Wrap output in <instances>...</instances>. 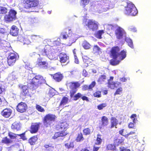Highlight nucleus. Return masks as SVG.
<instances>
[{
  "instance_id": "54",
  "label": "nucleus",
  "mask_w": 151,
  "mask_h": 151,
  "mask_svg": "<svg viewBox=\"0 0 151 151\" xmlns=\"http://www.w3.org/2000/svg\"><path fill=\"white\" fill-rule=\"evenodd\" d=\"M38 66H41L42 65L47 66V63L46 61H39L37 63Z\"/></svg>"
},
{
  "instance_id": "30",
  "label": "nucleus",
  "mask_w": 151,
  "mask_h": 151,
  "mask_svg": "<svg viewBox=\"0 0 151 151\" xmlns=\"http://www.w3.org/2000/svg\"><path fill=\"white\" fill-rule=\"evenodd\" d=\"M21 128L20 124L17 122H15L12 124L11 128L13 129H16L17 131L19 130Z\"/></svg>"
},
{
  "instance_id": "64",
  "label": "nucleus",
  "mask_w": 151,
  "mask_h": 151,
  "mask_svg": "<svg viewBox=\"0 0 151 151\" xmlns=\"http://www.w3.org/2000/svg\"><path fill=\"white\" fill-rule=\"evenodd\" d=\"M82 75L85 77H86L88 75V73L86 70L83 69L82 71Z\"/></svg>"
},
{
  "instance_id": "2",
  "label": "nucleus",
  "mask_w": 151,
  "mask_h": 151,
  "mask_svg": "<svg viewBox=\"0 0 151 151\" xmlns=\"http://www.w3.org/2000/svg\"><path fill=\"white\" fill-rule=\"evenodd\" d=\"M29 82L30 84V89L32 91L36 89L41 85L46 82L43 76L40 74L35 75L32 79H29Z\"/></svg>"
},
{
  "instance_id": "62",
  "label": "nucleus",
  "mask_w": 151,
  "mask_h": 151,
  "mask_svg": "<svg viewBox=\"0 0 151 151\" xmlns=\"http://www.w3.org/2000/svg\"><path fill=\"white\" fill-rule=\"evenodd\" d=\"M134 124L132 122L129 123L128 125V127L129 128L135 129V126H134Z\"/></svg>"
},
{
  "instance_id": "10",
  "label": "nucleus",
  "mask_w": 151,
  "mask_h": 151,
  "mask_svg": "<svg viewBox=\"0 0 151 151\" xmlns=\"http://www.w3.org/2000/svg\"><path fill=\"white\" fill-rule=\"evenodd\" d=\"M19 57L16 53H10L7 58V63L9 65H13L15 63L17 59Z\"/></svg>"
},
{
  "instance_id": "21",
  "label": "nucleus",
  "mask_w": 151,
  "mask_h": 151,
  "mask_svg": "<svg viewBox=\"0 0 151 151\" xmlns=\"http://www.w3.org/2000/svg\"><path fill=\"white\" fill-rule=\"evenodd\" d=\"M51 76L54 80L58 82L61 81L63 77V74L59 72H58L54 74H52Z\"/></svg>"
},
{
  "instance_id": "49",
  "label": "nucleus",
  "mask_w": 151,
  "mask_h": 151,
  "mask_svg": "<svg viewBox=\"0 0 151 151\" xmlns=\"http://www.w3.org/2000/svg\"><path fill=\"white\" fill-rule=\"evenodd\" d=\"M106 79V75L103 74L101 75L99 78L98 80V82H101L102 81H104V80Z\"/></svg>"
},
{
  "instance_id": "17",
  "label": "nucleus",
  "mask_w": 151,
  "mask_h": 151,
  "mask_svg": "<svg viewBox=\"0 0 151 151\" xmlns=\"http://www.w3.org/2000/svg\"><path fill=\"white\" fill-rule=\"evenodd\" d=\"M109 124V120L106 116H103L101 117V123L99 124V127L100 129H101L103 127L107 126Z\"/></svg>"
},
{
  "instance_id": "38",
  "label": "nucleus",
  "mask_w": 151,
  "mask_h": 151,
  "mask_svg": "<svg viewBox=\"0 0 151 151\" xmlns=\"http://www.w3.org/2000/svg\"><path fill=\"white\" fill-rule=\"evenodd\" d=\"M68 98L65 97L64 96L63 97L60 103L59 104V106H61L62 105H65L67 104L68 101Z\"/></svg>"
},
{
  "instance_id": "25",
  "label": "nucleus",
  "mask_w": 151,
  "mask_h": 151,
  "mask_svg": "<svg viewBox=\"0 0 151 151\" xmlns=\"http://www.w3.org/2000/svg\"><path fill=\"white\" fill-rule=\"evenodd\" d=\"M118 124V121L115 117H111V125L110 128H112L114 127L117 128L116 126Z\"/></svg>"
},
{
  "instance_id": "18",
  "label": "nucleus",
  "mask_w": 151,
  "mask_h": 151,
  "mask_svg": "<svg viewBox=\"0 0 151 151\" xmlns=\"http://www.w3.org/2000/svg\"><path fill=\"white\" fill-rule=\"evenodd\" d=\"M12 110L9 108H6L4 109L1 112V115L6 118L9 117L12 114Z\"/></svg>"
},
{
  "instance_id": "19",
  "label": "nucleus",
  "mask_w": 151,
  "mask_h": 151,
  "mask_svg": "<svg viewBox=\"0 0 151 151\" xmlns=\"http://www.w3.org/2000/svg\"><path fill=\"white\" fill-rule=\"evenodd\" d=\"M52 53L50 47L49 46L45 47L43 51V54L46 55L51 60L53 59V57L52 55H51L52 56H51Z\"/></svg>"
},
{
  "instance_id": "51",
  "label": "nucleus",
  "mask_w": 151,
  "mask_h": 151,
  "mask_svg": "<svg viewBox=\"0 0 151 151\" xmlns=\"http://www.w3.org/2000/svg\"><path fill=\"white\" fill-rule=\"evenodd\" d=\"M96 83L95 81H92L91 83L89 85L88 88L89 90L92 91L93 90V88L95 86Z\"/></svg>"
},
{
  "instance_id": "34",
  "label": "nucleus",
  "mask_w": 151,
  "mask_h": 151,
  "mask_svg": "<svg viewBox=\"0 0 151 151\" xmlns=\"http://www.w3.org/2000/svg\"><path fill=\"white\" fill-rule=\"evenodd\" d=\"M84 139V138L82 133L81 132H80L78 134L76 139V141L77 142H80L83 141Z\"/></svg>"
},
{
  "instance_id": "11",
  "label": "nucleus",
  "mask_w": 151,
  "mask_h": 151,
  "mask_svg": "<svg viewBox=\"0 0 151 151\" xmlns=\"http://www.w3.org/2000/svg\"><path fill=\"white\" fill-rule=\"evenodd\" d=\"M120 49L118 46L112 47L110 51V56L113 59L117 58L119 56V52Z\"/></svg>"
},
{
  "instance_id": "8",
  "label": "nucleus",
  "mask_w": 151,
  "mask_h": 151,
  "mask_svg": "<svg viewBox=\"0 0 151 151\" xmlns=\"http://www.w3.org/2000/svg\"><path fill=\"white\" fill-rule=\"evenodd\" d=\"M38 4V0H24L23 7L26 9H29L37 6Z\"/></svg>"
},
{
  "instance_id": "31",
  "label": "nucleus",
  "mask_w": 151,
  "mask_h": 151,
  "mask_svg": "<svg viewBox=\"0 0 151 151\" xmlns=\"http://www.w3.org/2000/svg\"><path fill=\"white\" fill-rule=\"evenodd\" d=\"M102 135L100 134H98L97 135V138L96 139V142L95 143V144L96 145H100L102 142Z\"/></svg>"
},
{
  "instance_id": "23",
  "label": "nucleus",
  "mask_w": 151,
  "mask_h": 151,
  "mask_svg": "<svg viewBox=\"0 0 151 151\" xmlns=\"http://www.w3.org/2000/svg\"><path fill=\"white\" fill-rule=\"evenodd\" d=\"M19 29L14 25H12L10 29V34L12 36H16L18 35Z\"/></svg>"
},
{
  "instance_id": "52",
  "label": "nucleus",
  "mask_w": 151,
  "mask_h": 151,
  "mask_svg": "<svg viewBox=\"0 0 151 151\" xmlns=\"http://www.w3.org/2000/svg\"><path fill=\"white\" fill-rule=\"evenodd\" d=\"M136 117L137 115L135 114H132L130 116L131 118L132 119L133 122L135 124L136 121H137Z\"/></svg>"
},
{
  "instance_id": "5",
  "label": "nucleus",
  "mask_w": 151,
  "mask_h": 151,
  "mask_svg": "<svg viewBox=\"0 0 151 151\" xmlns=\"http://www.w3.org/2000/svg\"><path fill=\"white\" fill-rule=\"evenodd\" d=\"M109 2L105 3L104 1H98L95 4V9H96L99 13L101 11H105L109 9Z\"/></svg>"
},
{
  "instance_id": "48",
  "label": "nucleus",
  "mask_w": 151,
  "mask_h": 151,
  "mask_svg": "<svg viewBox=\"0 0 151 151\" xmlns=\"http://www.w3.org/2000/svg\"><path fill=\"white\" fill-rule=\"evenodd\" d=\"M128 43V45L129 46L132 48H133V45L132 41L129 38H126L125 40Z\"/></svg>"
},
{
  "instance_id": "63",
  "label": "nucleus",
  "mask_w": 151,
  "mask_h": 151,
  "mask_svg": "<svg viewBox=\"0 0 151 151\" xmlns=\"http://www.w3.org/2000/svg\"><path fill=\"white\" fill-rule=\"evenodd\" d=\"M135 133V132H134L131 131L129 133H128V134L124 135V136L126 138H127L129 135L131 134H134Z\"/></svg>"
},
{
  "instance_id": "35",
  "label": "nucleus",
  "mask_w": 151,
  "mask_h": 151,
  "mask_svg": "<svg viewBox=\"0 0 151 151\" xmlns=\"http://www.w3.org/2000/svg\"><path fill=\"white\" fill-rule=\"evenodd\" d=\"M104 33V31L103 30H99L95 34V37L97 38L101 39L102 38L101 35Z\"/></svg>"
},
{
  "instance_id": "60",
  "label": "nucleus",
  "mask_w": 151,
  "mask_h": 151,
  "mask_svg": "<svg viewBox=\"0 0 151 151\" xmlns=\"http://www.w3.org/2000/svg\"><path fill=\"white\" fill-rule=\"evenodd\" d=\"M7 33V31L6 29L4 28H0V34H5Z\"/></svg>"
},
{
  "instance_id": "20",
  "label": "nucleus",
  "mask_w": 151,
  "mask_h": 151,
  "mask_svg": "<svg viewBox=\"0 0 151 151\" xmlns=\"http://www.w3.org/2000/svg\"><path fill=\"white\" fill-rule=\"evenodd\" d=\"M68 125L67 122H63L59 123L56 126L58 130L66 131Z\"/></svg>"
},
{
  "instance_id": "27",
  "label": "nucleus",
  "mask_w": 151,
  "mask_h": 151,
  "mask_svg": "<svg viewBox=\"0 0 151 151\" xmlns=\"http://www.w3.org/2000/svg\"><path fill=\"white\" fill-rule=\"evenodd\" d=\"M116 146L114 143L109 144L106 146V150H107L117 151V150L116 147Z\"/></svg>"
},
{
  "instance_id": "45",
  "label": "nucleus",
  "mask_w": 151,
  "mask_h": 151,
  "mask_svg": "<svg viewBox=\"0 0 151 151\" xmlns=\"http://www.w3.org/2000/svg\"><path fill=\"white\" fill-rule=\"evenodd\" d=\"M101 48L97 45H94L93 48V51L94 53H98L101 51Z\"/></svg>"
},
{
  "instance_id": "33",
  "label": "nucleus",
  "mask_w": 151,
  "mask_h": 151,
  "mask_svg": "<svg viewBox=\"0 0 151 151\" xmlns=\"http://www.w3.org/2000/svg\"><path fill=\"white\" fill-rule=\"evenodd\" d=\"M108 86L109 88L111 89H114L115 88H116V83L115 82L108 80L107 82Z\"/></svg>"
},
{
  "instance_id": "55",
  "label": "nucleus",
  "mask_w": 151,
  "mask_h": 151,
  "mask_svg": "<svg viewBox=\"0 0 151 151\" xmlns=\"http://www.w3.org/2000/svg\"><path fill=\"white\" fill-rule=\"evenodd\" d=\"M122 91V88L121 87L119 88H117L115 93H114V95H116L117 94H119Z\"/></svg>"
},
{
  "instance_id": "56",
  "label": "nucleus",
  "mask_w": 151,
  "mask_h": 151,
  "mask_svg": "<svg viewBox=\"0 0 151 151\" xmlns=\"http://www.w3.org/2000/svg\"><path fill=\"white\" fill-rule=\"evenodd\" d=\"M2 83V82L0 81V95L2 94L4 91V88Z\"/></svg>"
},
{
  "instance_id": "40",
  "label": "nucleus",
  "mask_w": 151,
  "mask_h": 151,
  "mask_svg": "<svg viewBox=\"0 0 151 151\" xmlns=\"http://www.w3.org/2000/svg\"><path fill=\"white\" fill-rule=\"evenodd\" d=\"M8 11L6 8L0 6V15L6 14L7 12Z\"/></svg>"
},
{
  "instance_id": "53",
  "label": "nucleus",
  "mask_w": 151,
  "mask_h": 151,
  "mask_svg": "<svg viewBox=\"0 0 151 151\" xmlns=\"http://www.w3.org/2000/svg\"><path fill=\"white\" fill-rule=\"evenodd\" d=\"M37 109L39 111L41 112H43L45 111V110L42 107L39 105H37L36 106Z\"/></svg>"
},
{
  "instance_id": "28",
  "label": "nucleus",
  "mask_w": 151,
  "mask_h": 151,
  "mask_svg": "<svg viewBox=\"0 0 151 151\" xmlns=\"http://www.w3.org/2000/svg\"><path fill=\"white\" fill-rule=\"evenodd\" d=\"M127 51L126 50H123L119 52V59L121 61L124 60L126 57Z\"/></svg>"
},
{
  "instance_id": "24",
  "label": "nucleus",
  "mask_w": 151,
  "mask_h": 151,
  "mask_svg": "<svg viewBox=\"0 0 151 151\" xmlns=\"http://www.w3.org/2000/svg\"><path fill=\"white\" fill-rule=\"evenodd\" d=\"M18 39L19 41L22 43L24 45H28L30 43V40L27 37H24L21 35L18 36Z\"/></svg>"
},
{
  "instance_id": "59",
  "label": "nucleus",
  "mask_w": 151,
  "mask_h": 151,
  "mask_svg": "<svg viewBox=\"0 0 151 151\" xmlns=\"http://www.w3.org/2000/svg\"><path fill=\"white\" fill-rule=\"evenodd\" d=\"M82 89L83 91H86V90L89 91V88H88V85H83L82 86Z\"/></svg>"
},
{
  "instance_id": "3",
  "label": "nucleus",
  "mask_w": 151,
  "mask_h": 151,
  "mask_svg": "<svg viewBox=\"0 0 151 151\" xmlns=\"http://www.w3.org/2000/svg\"><path fill=\"white\" fill-rule=\"evenodd\" d=\"M57 118L54 114H46L42 119V122L44 127H46L51 126Z\"/></svg>"
},
{
  "instance_id": "4",
  "label": "nucleus",
  "mask_w": 151,
  "mask_h": 151,
  "mask_svg": "<svg viewBox=\"0 0 151 151\" xmlns=\"http://www.w3.org/2000/svg\"><path fill=\"white\" fill-rule=\"evenodd\" d=\"M125 13L126 14L132 16H136L138 11L132 2L127 3L125 6Z\"/></svg>"
},
{
  "instance_id": "42",
  "label": "nucleus",
  "mask_w": 151,
  "mask_h": 151,
  "mask_svg": "<svg viewBox=\"0 0 151 151\" xmlns=\"http://www.w3.org/2000/svg\"><path fill=\"white\" fill-rule=\"evenodd\" d=\"M90 1V0H81V5L83 7H84L86 5L89 4Z\"/></svg>"
},
{
  "instance_id": "13",
  "label": "nucleus",
  "mask_w": 151,
  "mask_h": 151,
  "mask_svg": "<svg viewBox=\"0 0 151 151\" xmlns=\"http://www.w3.org/2000/svg\"><path fill=\"white\" fill-rule=\"evenodd\" d=\"M124 140L123 137L119 134H117L114 137L113 139V143L116 146H118L123 144Z\"/></svg>"
},
{
  "instance_id": "44",
  "label": "nucleus",
  "mask_w": 151,
  "mask_h": 151,
  "mask_svg": "<svg viewBox=\"0 0 151 151\" xmlns=\"http://www.w3.org/2000/svg\"><path fill=\"white\" fill-rule=\"evenodd\" d=\"M83 47L85 49H88L90 48V45L87 42L85 41L82 43Z\"/></svg>"
},
{
  "instance_id": "9",
  "label": "nucleus",
  "mask_w": 151,
  "mask_h": 151,
  "mask_svg": "<svg viewBox=\"0 0 151 151\" xmlns=\"http://www.w3.org/2000/svg\"><path fill=\"white\" fill-rule=\"evenodd\" d=\"M99 24L98 22L93 19H89L87 22L86 26H87L89 29L93 31L97 30L98 28Z\"/></svg>"
},
{
  "instance_id": "39",
  "label": "nucleus",
  "mask_w": 151,
  "mask_h": 151,
  "mask_svg": "<svg viewBox=\"0 0 151 151\" xmlns=\"http://www.w3.org/2000/svg\"><path fill=\"white\" fill-rule=\"evenodd\" d=\"M8 135L10 138V139H17V134H16L10 131L8 132Z\"/></svg>"
},
{
  "instance_id": "15",
  "label": "nucleus",
  "mask_w": 151,
  "mask_h": 151,
  "mask_svg": "<svg viewBox=\"0 0 151 151\" xmlns=\"http://www.w3.org/2000/svg\"><path fill=\"white\" fill-rule=\"evenodd\" d=\"M27 106L25 103L21 102L17 105L16 109L18 112L21 113H22L26 111Z\"/></svg>"
},
{
  "instance_id": "58",
  "label": "nucleus",
  "mask_w": 151,
  "mask_h": 151,
  "mask_svg": "<svg viewBox=\"0 0 151 151\" xmlns=\"http://www.w3.org/2000/svg\"><path fill=\"white\" fill-rule=\"evenodd\" d=\"M61 35L62 36L63 39H66L69 36L66 32H63L62 33Z\"/></svg>"
},
{
  "instance_id": "26",
  "label": "nucleus",
  "mask_w": 151,
  "mask_h": 151,
  "mask_svg": "<svg viewBox=\"0 0 151 151\" xmlns=\"http://www.w3.org/2000/svg\"><path fill=\"white\" fill-rule=\"evenodd\" d=\"M44 147L46 151H53L54 149L53 145L51 143L45 144Z\"/></svg>"
},
{
  "instance_id": "6",
  "label": "nucleus",
  "mask_w": 151,
  "mask_h": 151,
  "mask_svg": "<svg viewBox=\"0 0 151 151\" xmlns=\"http://www.w3.org/2000/svg\"><path fill=\"white\" fill-rule=\"evenodd\" d=\"M17 12L14 9L9 10L8 14L4 17V20L6 22H9L14 21L17 19Z\"/></svg>"
},
{
  "instance_id": "36",
  "label": "nucleus",
  "mask_w": 151,
  "mask_h": 151,
  "mask_svg": "<svg viewBox=\"0 0 151 151\" xmlns=\"http://www.w3.org/2000/svg\"><path fill=\"white\" fill-rule=\"evenodd\" d=\"M121 61L119 60H117V58L111 59L110 61V64L112 65L115 66L118 64Z\"/></svg>"
},
{
  "instance_id": "12",
  "label": "nucleus",
  "mask_w": 151,
  "mask_h": 151,
  "mask_svg": "<svg viewBox=\"0 0 151 151\" xmlns=\"http://www.w3.org/2000/svg\"><path fill=\"white\" fill-rule=\"evenodd\" d=\"M59 61L61 63H65L66 65L70 63L69 57L65 53L62 52L59 54Z\"/></svg>"
},
{
  "instance_id": "46",
  "label": "nucleus",
  "mask_w": 151,
  "mask_h": 151,
  "mask_svg": "<svg viewBox=\"0 0 151 151\" xmlns=\"http://www.w3.org/2000/svg\"><path fill=\"white\" fill-rule=\"evenodd\" d=\"M93 96L96 98L101 97V91H96L93 93Z\"/></svg>"
},
{
  "instance_id": "37",
  "label": "nucleus",
  "mask_w": 151,
  "mask_h": 151,
  "mask_svg": "<svg viewBox=\"0 0 151 151\" xmlns=\"http://www.w3.org/2000/svg\"><path fill=\"white\" fill-rule=\"evenodd\" d=\"M83 134L85 135H90L92 132L91 129L88 127L83 129Z\"/></svg>"
},
{
  "instance_id": "61",
  "label": "nucleus",
  "mask_w": 151,
  "mask_h": 151,
  "mask_svg": "<svg viewBox=\"0 0 151 151\" xmlns=\"http://www.w3.org/2000/svg\"><path fill=\"white\" fill-rule=\"evenodd\" d=\"M120 151H130L129 149H127L124 147H119Z\"/></svg>"
},
{
  "instance_id": "41",
  "label": "nucleus",
  "mask_w": 151,
  "mask_h": 151,
  "mask_svg": "<svg viewBox=\"0 0 151 151\" xmlns=\"http://www.w3.org/2000/svg\"><path fill=\"white\" fill-rule=\"evenodd\" d=\"M65 146L67 149L73 148L74 147V143L73 142H71L65 144Z\"/></svg>"
},
{
  "instance_id": "16",
  "label": "nucleus",
  "mask_w": 151,
  "mask_h": 151,
  "mask_svg": "<svg viewBox=\"0 0 151 151\" xmlns=\"http://www.w3.org/2000/svg\"><path fill=\"white\" fill-rule=\"evenodd\" d=\"M41 124L40 122H36L32 123L29 130L30 133L34 134L37 133L39 129L40 125Z\"/></svg>"
},
{
  "instance_id": "1",
  "label": "nucleus",
  "mask_w": 151,
  "mask_h": 151,
  "mask_svg": "<svg viewBox=\"0 0 151 151\" xmlns=\"http://www.w3.org/2000/svg\"><path fill=\"white\" fill-rule=\"evenodd\" d=\"M69 84V88L70 89L69 94L70 98H73L74 101H77L80 98H81L83 101H88L87 97L83 96L80 92H78L74 95L77 91V88L80 86L81 84L79 82H70Z\"/></svg>"
},
{
  "instance_id": "29",
  "label": "nucleus",
  "mask_w": 151,
  "mask_h": 151,
  "mask_svg": "<svg viewBox=\"0 0 151 151\" xmlns=\"http://www.w3.org/2000/svg\"><path fill=\"white\" fill-rule=\"evenodd\" d=\"M38 139L37 135H35L32 137L28 140V142L32 145H34Z\"/></svg>"
},
{
  "instance_id": "43",
  "label": "nucleus",
  "mask_w": 151,
  "mask_h": 151,
  "mask_svg": "<svg viewBox=\"0 0 151 151\" xmlns=\"http://www.w3.org/2000/svg\"><path fill=\"white\" fill-rule=\"evenodd\" d=\"M75 35H73L69 38V40L70 42L69 43L70 45H71L73 43L75 42L77 38L76 37H75Z\"/></svg>"
},
{
  "instance_id": "47",
  "label": "nucleus",
  "mask_w": 151,
  "mask_h": 151,
  "mask_svg": "<svg viewBox=\"0 0 151 151\" xmlns=\"http://www.w3.org/2000/svg\"><path fill=\"white\" fill-rule=\"evenodd\" d=\"M107 105V104L105 103L101 104L97 106V108L99 110H101L106 107Z\"/></svg>"
},
{
  "instance_id": "57",
  "label": "nucleus",
  "mask_w": 151,
  "mask_h": 151,
  "mask_svg": "<svg viewBox=\"0 0 151 151\" xmlns=\"http://www.w3.org/2000/svg\"><path fill=\"white\" fill-rule=\"evenodd\" d=\"M25 132L20 134H17V136H19L20 137V138L24 140L27 139V138L25 136Z\"/></svg>"
},
{
  "instance_id": "50",
  "label": "nucleus",
  "mask_w": 151,
  "mask_h": 151,
  "mask_svg": "<svg viewBox=\"0 0 151 151\" xmlns=\"http://www.w3.org/2000/svg\"><path fill=\"white\" fill-rule=\"evenodd\" d=\"M7 36V33L0 34V41L1 40H5Z\"/></svg>"
},
{
  "instance_id": "14",
  "label": "nucleus",
  "mask_w": 151,
  "mask_h": 151,
  "mask_svg": "<svg viewBox=\"0 0 151 151\" xmlns=\"http://www.w3.org/2000/svg\"><path fill=\"white\" fill-rule=\"evenodd\" d=\"M114 32L116 38L118 39H122L123 38L124 35L125 34L124 30L119 27L116 29Z\"/></svg>"
},
{
  "instance_id": "32",
  "label": "nucleus",
  "mask_w": 151,
  "mask_h": 151,
  "mask_svg": "<svg viewBox=\"0 0 151 151\" xmlns=\"http://www.w3.org/2000/svg\"><path fill=\"white\" fill-rule=\"evenodd\" d=\"M12 141L10 139H9L7 137L3 138L1 141V142L4 144H5L7 145H9L12 143Z\"/></svg>"
},
{
  "instance_id": "22",
  "label": "nucleus",
  "mask_w": 151,
  "mask_h": 151,
  "mask_svg": "<svg viewBox=\"0 0 151 151\" xmlns=\"http://www.w3.org/2000/svg\"><path fill=\"white\" fill-rule=\"evenodd\" d=\"M68 133L65 130H61L60 132H55L54 135L52 137L53 139H56L59 137H64L66 136Z\"/></svg>"
},
{
  "instance_id": "7",
  "label": "nucleus",
  "mask_w": 151,
  "mask_h": 151,
  "mask_svg": "<svg viewBox=\"0 0 151 151\" xmlns=\"http://www.w3.org/2000/svg\"><path fill=\"white\" fill-rule=\"evenodd\" d=\"M30 86V84L29 82L28 86L23 85L21 86V88L22 89L21 94L22 95L26 96L30 94H33L36 92V90L32 91L29 88Z\"/></svg>"
}]
</instances>
